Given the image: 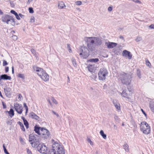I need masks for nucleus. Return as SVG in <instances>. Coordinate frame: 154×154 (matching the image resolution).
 <instances>
[{
	"label": "nucleus",
	"mask_w": 154,
	"mask_h": 154,
	"mask_svg": "<svg viewBox=\"0 0 154 154\" xmlns=\"http://www.w3.org/2000/svg\"><path fill=\"white\" fill-rule=\"evenodd\" d=\"M94 37H85L84 41L87 43L88 48L86 47L83 46L79 48V51L80 53L79 55L81 57L85 59L89 55V51H92L95 48L94 44L95 40Z\"/></svg>",
	"instance_id": "f257e3e1"
},
{
	"label": "nucleus",
	"mask_w": 154,
	"mask_h": 154,
	"mask_svg": "<svg viewBox=\"0 0 154 154\" xmlns=\"http://www.w3.org/2000/svg\"><path fill=\"white\" fill-rule=\"evenodd\" d=\"M132 77L130 74L123 72L120 73L118 76L119 81L123 84L126 85L130 84Z\"/></svg>",
	"instance_id": "f03ea898"
},
{
	"label": "nucleus",
	"mask_w": 154,
	"mask_h": 154,
	"mask_svg": "<svg viewBox=\"0 0 154 154\" xmlns=\"http://www.w3.org/2000/svg\"><path fill=\"white\" fill-rule=\"evenodd\" d=\"M33 69L34 71L37 72V74L43 80L46 82L49 80V75L42 69L37 67H33Z\"/></svg>",
	"instance_id": "7ed1b4c3"
},
{
	"label": "nucleus",
	"mask_w": 154,
	"mask_h": 154,
	"mask_svg": "<svg viewBox=\"0 0 154 154\" xmlns=\"http://www.w3.org/2000/svg\"><path fill=\"white\" fill-rule=\"evenodd\" d=\"M1 20L2 22L6 23L7 24H10L12 26L15 24V19L13 16L8 14H4L2 17Z\"/></svg>",
	"instance_id": "20e7f679"
},
{
	"label": "nucleus",
	"mask_w": 154,
	"mask_h": 154,
	"mask_svg": "<svg viewBox=\"0 0 154 154\" xmlns=\"http://www.w3.org/2000/svg\"><path fill=\"white\" fill-rule=\"evenodd\" d=\"M140 130L143 133L146 134L150 133V128L148 124L145 121L142 122L140 125Z\"/></svg>",
	"instance_id": "39448f33"
},
{
	"label": "nucleus",
	"mask_w": 154,
	"mask_h": 154,
	"mask_svg": "<svg viewBox=\"0 0 154 154\" xmlns=\"http://www.w3.org/2000/svg\"><path fill=\"white\" fill-rule=\"evenodd\" d=\"M108 72L105 68H101L100 69L98 73V75L100 80L103 81L106 79V76L107 75Z\"/></svg>",
	"instance_id": "423d86ee"
},
{
	"label": "nucleus",
	"mask_w": 154,
	"mask_h": 154,
	"mask_svg": "<svg viewBox=\"0 0 154 154\" xmlns=\"http://www.w3.org/2000/svg\"><path fill=\"white\" fill-rule=\"evenodd\" d=\"M37 149L41 153L47 154V149L46 146L43 143H39L37 146Z\"/></svg>",
	"instance_id": "0eeeda50"
},
{
	"label": "nucleus",
	"mask_w": 154,
	"mask_h": 154,
	"mask_svg": "<svg viewBox=\"0 0 154 154\" xmlns=\"http://www.w3.org/2000/svg\"><path fill=\"white\" fill-rule=\"evenodd\" d=\"M38 137V136L36 134L33 135L30 134L29 135V140L30 142H32L31 143L32 144V146H33V144H34V146L35 147L38 144L36 143L38 141V140L37 138Z\"/></svg>",
	"instance_id": "6e6552de"
},
{
	"label": "nucleus",
	"mask_w": 154,
	"mask_h": 154,
	"mask_svg": "<svg viewBox=\"0 0 154 154\" xmlns=\"http://www.w3.org/2000/svg\"><path fill=\"white\" fill-rule=\"evenodd\" d=\"M40 135L42 138L47 139L49 137L50 134L48 130L44 128H41Z\"/></svg>",
	"instance_id": "1a4fd4ad"
},
{
	"label": "nucleus",
	"mask_w": 154,
	"mask_h": 154,
	"mask_svg": "<svg viewBox=\"0 0 154 154\" xmlns=\"http://www.w3.org/2000/svg\"><path fill=\"white\" fill-rule=\"evenodd\" d=\"M14 108L18 113L21 114L23 111V108L22 105L18 103H14Z\"/></svg>",
	"instance_id": "9d476101"
},
{
	"label": "nucleus",
	"mask_w": 154,
	"mask_h": 154,
	"mask_svg": "<svg viewBox=\"0 0 154 154\" xmlns=\"http://www.w3.org/2000/svg\"><path fill=\"white\" fill-rule=\"evenodd\" d=\"M105 44L108 49L113 48L116 47L117 45V43L110 42L108 41L105 42Z\"/></svg>",
	"instance_id": "9b49d317"
},
{
	"label": "nucleus",
	"mask_w": 154,
	"mask_h": 154,
	"mask_svg": "<svg viewBox=\"0 0 154 154\" xmlns=\"http://www.w3.org/2000/svg\"><path fill=\"white\" fill-rule=\"evenodd\" d=\"M95 40L94 44L96 46H100L102 44V40L101 38L96 37H94Z\"/></svg>",
	"instance_id": "f8f14e48"
},
{
	"label": "nucleus",
	"mask_w": 154,
	"mask_h": 154,
	"mask_svg": "<svg viewBox=\"0 0 154 154\" xmlns=\"http://www.w3.org/2000/svg\"><path fill=\"white\" fill-rule=\"evenodd\" d=\"M30 116L32 118L35 119L39 121H41V119L34 112H31L30 113Z\"/></svg>",
	"instance_id": "ddd939ff"
},
{
	"label": "nucleus",
	"mask_w": 154,
	"mask_h": 154,
	"mask_svg": "<svg viewBox=\"0 0 154 154\" xmlns=\"http://www.w3.org/2000/svg\"><path fill=\"white\" fill-rule=\"evenodd\" d=\"M122 54L123 56L125 57L128 56V58L129 59H131L132 58V55L129 51L126 50H125L123 51Z\"/></svg>",
	"instance_id": "4468645a"
},
{
	"label": "nucleus",
	"mask_w": 154,
	"mask_h": 154,
	"mask_svg": "<svg viewBox=\"0 0 154 154\" xmlns=\"http://www.w3.org/2000/svg\"><path fill=\"white\" fill-rule=\"evenodd\" d=\"M0 79L4 80H11V77L10 76L8 75L7 74H2L0 76Z\"/></svg>",
	"instance_id": "2eb2a0df"
},
{
	"label": "nucleus",
	"mask_w": 154,
	"mask_h": 154,
	"mask_svg": "<svg viewBox=\"0 0 154 154\" xmlns=\"http://www.w3.org/2000/svg\"><path fill=\"white\" fill-rule=\"evenodd\" d=\"M121 94L123 97H124L127 98L128 100V101L131 102H132V101L131 100V98L128 97V94L126 93L125 91L123 90L122 92L121 93Z\"/></svg>",
	"instance_id": "dca6fc26"
},
{
	"label": "nucleus",
	"mask_w": 154,
	"mask_h": 154,
	"mask_svg": "<svg viewBox=\"0 0 154 154\" xmlns=\"http://www.w3.org/2000/svg\"><path fill=\"white\" fill-rule=\"evenodd\" d=\"M11 90V89L9 88H4V92L6 97H10Z\"/></svg>",
	"instance_id": "f3484780"
},
{
	"label": "nucleus",
	"mask_w": 154,
	"mask_h": 154,
	"mask_svg": "<svg viewBox=\"0 0 154 154\" xmlns=\"http://www.w3.org/2000/svg\"><path fill=\"white\" fill-rule=\"evenodd\" d=\"M88 68L89 71L91 72H94L96 70V67L94 65H89Z\"/></svg>",
	"instance_id": "a211bd4d"
},
{
	"label": "nucleus",
	"mask_w": 154,
	"mask_h": 154,
	"mask_svg": "<svg viewBox=\"0 0 154 154\" xmlns=\"http://www.w3.org/2000/svg\"><path fill=\"white\" fill-rule=\"evenodd\" d=\"M60 146H61V145H60L58 143H57L56 142H54L53 143L52 148L53 149L56 150L57 151V150L58 149V147H60Z\"/></svg>",
	"instance_id": "6ab92c4d"
},
{
	"label": "nucleus",
	"mask_w": 154,
	"mask_h": 154,
	"mask_svg": "<svg viewBox=\"0 0 154 154\" xmlns=\"http://www.w3.org/2000/svg\"><path fill=\"white\" fill-rule=\"evenodd\" d=\"M41 128H41L40 127L35 125L34 127V131L36 133L40 135V131H41Z\"/></svg>",
	"instance_id": "aec40b11"
},
{
	"label": "nucleus",
	"mask_w": 154,
	"mask_h": 154,
	"mask_svg": "<svg viewBox=\"0 0 154 154\" xmlns=\"http://www.w3.org/2000/svg\"><path fill=\"white\" fill-rule=\"evenodd\" d=\"M57 151L58 154H65V151L62 148V146H60L58 149L57 150Z\"/></svg>",
	"instance_id": "412c9836"
},
{
	"label": "nucleus",
	"mask_w": 154,
	"mask_h": 154,
	"mask_svg": "<svg viewBox=\"0 0 154 154\" xmlns=\"http://www.w3.org/2000/svg\"><path fill=\"white\" fill-rule=\"evenodd\" d=\"M114 105L118 111L120 110V106L119 103L118 102H114Z\"/></svg>",
	"instance_id": "4be33fe9"
},
{
	"label": "nucleus",
	"mask_w": 154,
	"mask_h": 154,
	"mask_svg": "<svg viewBox=\"0 0 154 154\" xmlns=\"http://www.w3.org/2000/svg\"><path fill=\"white\" fill-rule=\"evenodd\" d=\"M149 108L151 111L154 113V102H150L149 103Z\"/></svg>",
	"instance_id": "5701e85b"
},
{
	"label": "nucleus",
	"mask_w": 154,
	"mask_h": 154,
	"mask_svg": "<svg viewBox=\"0 0 154 154\" xmlns=\"http://www.w3.org/2000/svg\"><path fill=\"white\" fill-rule=\"evenodd\" d=\"M65 5L64 3L62 1L60 2L58 4V7L60 9H63Z\"/></svg>",
	"instance_id": "b1692460"
},
{
	"label": "nucleus",
	"mask_w": 154,
	"mask_h": 154,
	"mask_svg": "<svg viewBox=\"0 0 154 154\" xmlns=\"http://www.w3.org/2000/svg\"><path fill=\"white\" fill-rule=\"evenodd\" d=\"M7 112H8L10 116L11 117H12L14 115V111L11 108L9 111H7Z\"/></svg>",
	"instance_id": "393cba45"
},
{
	"label": "nucleus",
	"mask_w": 154,
	"mask_h": 154,
	"mask_svg": "<svg viewBox=\"0 0 154 154\" xmlns=\"http://www.w3.org/2000/svg\"><path fill=\"white\" fill-rule=\"evenodd\" d=\"M88 61L91 62L97 63L99 61L98 58H91Z\"/></svg>",
	"instance_id": "a878e982"
},
{
	"label": "nucleus",
	"mask_w": 154,
	"mask_h": 154,
	"mask_svg": "<svg viewBox=\"0 0 154 154\" xmlns=\"http://www.w3.org/2000/svg\"><path fill=\"white\" fill-rule=\"evenodd\" d=\"M123 147L126 152H128L129 151V146L127 143H125Z\"/></svg>",
	"instance_id": "bb28decb"
},
{
	"label": "nucleus",
	"mask_w": 154,
	"mask_h": 154,
	"mask_svg": "<svg viewBox=\"0 0 154 154\" xmlns=\"http://www.w3.org/2000/svg\"><path fill=\"white\" fill-rule=\"evenodd\" d=\"M100 133L103 138L105 139H106V135L104 133L103 131L102 130H101L100 131Z\"/></svg>",
	"instance_id": "cd10ccee"
},
{
	"label": "nucleus",
	"mask_w": 154,
	"mask_h": 154,
	"mask_svg": "<svg viewBox=\"0 0 154 154\" xmlns=\"http://www.w3.org/2000/svg\"><path fill=\"white\" fill-rule=\"evenodd\" d=\"M18 123L20 125L22 130L23 131H25V130L23 123L20 122H18Z\"/></svg>",
	"instance_id": "c85d7f7f"
},
{
	"label": "nucleus",
	"mask_w": 154,
	"mask_h": 154,
	"mask_svg": "<svg viewBox=\"0 0 154 154\" xmlns=\"http://www.w3.org/2000/svg\"><path fill=\"white\" fill-rule=\"evenodd\" d=\"M72 62L73 65L75 67H76L77 66V64L76 63V60L74 58H72Z\"/></svg>",
	"instance_id": "c756f323"
},
{
	"label": "nucleus",
	"mask_w": 154,
	"mask_h": 154,
	"mask_svg": "<svg viewBox=\"0 0 154 154\" xmlns=\"http://www.w3.org/2000/svg\"><path fill=\"white\" fill-rule=\"evenodd\" d=\"M56 151V150H54L52 148L49 151L48 154H54Z\"/></svg>",
	"instance_id": "7c9ffc66"
},
{
	"label": "nucleus",
	"mask_w": 154,
	"mask_h": 154,
	"mask_svg": "<svg viewBox=\"0 0 154 154\" xmlns=\"http://www.w3.org/2000/svg\"><path fill=\"white\" fill-rule=\"evenodd\" d=\"M142 40V38L140 36H138L135 39V41L136 42H139Z\"/></svg>",
	"instance_id": "2f4dec72"
},
{
	"label": "nucleus",
	"mask_w": 154,
	"mask_h": 154,
	"mask_svg": "<svg viewBox=\"0 0 154 154\" xmlns=\"http://www.w3.org/2000/svg\"><path fill=\"white\" fill-rule=\"evenodd\" d=\"M17 76L19 78H21L22 79H25L24 74H23L19 73L18 75Z\"/></svg>",
	"instance_id": "473e14b6"
},
{
	"label": "nucleus",
	"mask_w": 154,
	"mask_h": 154,
	"mask_svg": "<svg viewBox=\"0 0 154 154\" xmlns=\"http://www.w3.org/2000/svg\"><path fill=\"white\" fill-rule=\"evenodd\" d=\"M137 74L139 79L141 78V75L140 74V71L139 69H137Z\"/></svg>",
	"instance_id": "72a5a7b5"
},
{
	"label": "nucleus",
	"mask_w": 154,
	"mask_h": 154,
	"mask_svg": "<svg viewBox=\"0 0 154 154\" xmlns=\"http://www.w3.org/2000/svg\"><path fill=\"white\" fill-rule=\"evenodd\" d=\"M24 124L25 125L26 127V128H29V123L26 120L23 122Z\"/></svg>",
	"instance_id": "f704fd0d"
},
{
	"label": "nucleus",
	"mask_w": 154,
	"mask_h": 154,
	"mask_svg": "<svg viewBox=\"0 0 154 154\" xmlns=\"http://www.w3.org/2000/svg\"><path fill=\"white\" fill-rule=\"evenodd\" d=\"M52 102L55 104H58V102L53 97H51V99Z\"/></svg>",
	"instance_id": "c9c22d12"
},
{
	"label": "nucleus",
	"mask_w": 154,
	"mask_h": 154,
	"mask_svg": "<svg viewBox=\"0 0 154 154\" xmlns=\"http://www.w3.org/2000/svg\"><path fill=\"white\" fill-rule=\"evenodd\" d=\"M114 119L116 122H119L120 121V119L117 116H115Z\"/></svg>",
	"instance_id": "e433bc0d"
},
{
	"label": "nucleus",
	"mask_w": 154,
	"mask_h": 154,
	"mask_svg": "<svg viewBox=\"0 0 154 154\" xmlns=\"http://www.w3.org/2000/svg\"><path fill=\"white\" fill-rule=\"evenodd\" d=\"M146 63L147 66H149V67H150L151 64L148 60H146Z\"/></svg>",
	"instance_id": "4c0bfd02"
},
{
	"label": "nucleus",
	"mask_w": 154,
	"mask_h": 154,
	"mask_svg": "<svg viewBox=\"0 0 154 154\" xmlns=\"http://www.w3.org/2000/svg\"><path fill=\"white\" fill-rule=\"evenodd\" d=\"M29 12L30 13L32 14L34 12V11L33 10V9L32 7L29 8Z\"/></svg>",
	"instance_id": "58836bf2"
},
{
	"label": "nucleus",
	"mask_w": 154,
	"mask_h": 154,
	"mask_svg": "<svg viewBox=\"0 0 154 154\" xmlns=\"http://www.w3.org/2000/svg\"><path fill=\"white\" fill-rule=\"evenodd\" d=\"M19 140L20 142L23 144H25V142H24L23 139V138L21 137H19Z\"/></svg>",
	"instance_id": "ea45409f"
},
{
	"label": "nucleus",
	"mask_w": 154,
	"mask_h": 154,
	"mask_svg": "<svg viewBox=\"0 0 154 154\" xmlns=\"http://www.w3.org/2000/svg\"><path fill=\"white\" fill-rule=\"evenodd\" d=\"M87 141L90 143L91 145H93V142L91 141L90 139L89 138H88L87 139Z\"/></svg>",
	"instance_id": "a19ab883"
},
{
	"label": "nucleus",
	"mask_w": 154,
	"mask_h": 154,
	"mask_svg": "<svg viewBox=\"0 0 154 154\" xmlns=\"http://www.w3.org/2000/svg\"><path fill=\"white\" fill-rule=\"evenodd\" d=\"M35 22V18L34 17H32L30 20V22L34 23Z\"/></svg>",
	"instance_id": "79ce46f5"
},
{
	"label": "nucleus",
	"mask_w": 154,
	"mask_h": 154,
	"mask_svg": "<svg viewBox=\"0 0 154 154\" xmlns=\"http://www.w3.org/2000/svg\"><path fill=\"white\" fill-rule=\"evenodd\" d=\"M67 48L69 50V52L70 53L72 52V51L71 49L70 45L69 44H67Z\"/></svg>",
	"instance_id": "37998d69"
},
{
	"label": "nucleus",
	"mask_w": 154,
	"mask_h": 154,
	"mask_svg": "<svg viewBox=\"0 0 154 154\" xmlns=\"http://www.w3.org/2000/svg\"><path fill=\"white\" fill-rule=\"evenodd\" d=\"M18 99L20 101L23 99V97L21 94H18Z\"/></svg>",
	"instance_id": "c03bdc74"
},
{
	"label": "nucleus",
	"mask_w": 154,
	"mask_h": 154,
	"mask_svg": "<svg viewBox=\"0 0 154 154\" xmlns=\"http://www.w3.org/2000/svg\"><path fill=\"white\" fill-rule=\"evenodd\" d=\"M8 64V63L5 60H3V66H5L6 65H7Z\"/></svg>",
	"instance_id": "a18cd8bd"
},
{
	"label": "nucleus",
	"mask_w": 154,
	"mask_h": 154,
	"mask_svg": "<svg viewBox=\"0 0 154 154\" xmlns=\"http://www.w3.org/2000/svg\"><path fill=\"white\" fill-rule=\"evenodd\" d=\"M12 38L15 41L17 39V37L16 35H13L12 36Z\"/></svg>",
	"instance_id": "49530a36"
},
{
	"label": "nucleus",
	"mask_w": 154,
	"mask_h": 154,
	"mask_svg": "<svg viewBox=\"0 0 154 154\" xmlns=\"http://www.w3.org/2000/svg\"><path fill=\"white\" fill-rule=\"evenodd\" d=\"M10 12L11 14H14V15H15L16 14H17V13L15 11H14L13 10H11V11Z\"/></svg>",
	"instance_id": "de8ad7c7"
},
{
	"label": "nucleus",
	"mask_w": 154,
	"mask_h": 154,
	"mask_svg": "<svg viewBox=\"0 0 154 154\" xmlns=\"http://www.w3.org/2000/svg\"><path fill=\"white\" fill-rule=\"evenodd\" d=\"M15 17L17 20H20V17H19V14H18L17 13L15 15Z\"/></svg>",
	"instance_id": "09e8293b"
},
{
	"label": "nucleus",
	"mask_w": 154,
	"mask_h": 154,
	"mask_svg": "<svg viewBox=\"0 0 154 154\" xmlns=\"http://www.w3.org/2000/svg\"><path fill=\"white\" fill-rule=\"evenodd\" d=\"M2 104L3 105V109H5L6 108V104L3 101L2 102Z\"/></svg>",
	"instance_id": "8fccbe9b"
},
{
	"label": "nucleus",
	"mask_w": 154,
	"mask_h": 154,
	"mask_svg": "<svg viewBox=\"0 0 154 154\" xmlns=\"http://www.w3.org/2000/svg\"><path fill=\"white\" fill-rule=\"evenodd\" d=\"M141 110L142 112L144 115L146 117H147V114L143 110V109H141Z\"/></svg>",
	"instance_id": "3c124183"
},
{
	"label": "nucleus",
	"mask_w": 154,
	"mask_h": 154,
	"mask_svg": "<svg viewBox=\"0 0 154 154\" xmlns=\"http://www.w3.org/2000/svg\"><path fill=\"white\" fill-rule=\"evenodd\" d=\"M26 150L28 154H32L31 151L29 149L26 148Z\"/></svg>",
	"instance_id": "603ef678"
},
{
	"label": "nucleus",
	"mask_w": 154,
	"mask_h": 154,
	"mask_svg": "<svg viewBox=\"0 0 154 154\" xmlns=\"http://www.w3.org/2000/svg\"><path fill=\"white\" fill-rule=\"evenodd\" d=\"M75 3L77 5H80L82 4V2L80 1H77Z\"/></svg>",
	"instance_id": "864d4df0"
},
{
	"label": "nucleus",
	"mask_w": 154,
	"mask_h": 154,
	"mask_svg": "<svg viewBox=\"0 0 154 154\" xmlns=\"http://www.w3.org/2000/svg\"><path fill=\"white\" fill-rule=\"evenodd\" d=\"M112 9V6L109 7L108 8V10L109 11H111Z\"/></svg>",
	"instance_id": "5fc2aeb1"
},
{
	"label": "nucleus",
	"mask_w": 154,
	"mask_h": 154,
	"mask_svg": "<svg viewBox=\"0 0 154 154\" xmlns=\"http://www.w3.org/2000/svg\"><path fill=\"white\" fill-rule=\"evenodd\" d=\"M31 51L32 54H35L36 52L34 49H32Z\"/></svg>",
	"instance_id": "6e6d98bb"
},
{
	"label": "nucleus",
	"mask_w": 154,
	"mask_h": 154,
	"mask_svg": "<svg viewBox=\"0 0 154 154\" xmlns=\"http://www.w3.org/2000/svg\"><path fill=\"white\" fill-rule=\"evenodd\" d=\"M9 71V67L8 66L6 67L5 68V72L6 73H7Z\"/></svg>",
	"instance_id": "4d7b16f0"
},
{
	"label": "nucleus",
	"mask_w": 154,
	"mask_h": 154,
	"mask_svg": "<svg viewBox=\"0 0 154 154\" xmlns=\"http://www.w3.org/2000/svg\"><path fill=\"white\" fill-rule=\"evenodd\" d=\"M149 27L151 29H154V25L153 24H151L150 25Z\"/></svg>",
	"instance_id": "13d9d810"
},
{
	"label": "nucleus",
	"mask_w": 154,
	"mask_h": 154,
	"mask_svg": "<svg viewBox=\"0 0 154 154\" xmlns=\"http://www.w3.org/2000/svg\"><path fill=\"white\" fill-rule=\"evenodd\" d=\"M23 106H24V107H25L26 109H28V107L27 106L26 103H23Z\"/></svg>",
	"instance_id": "bf43d9fd"
},
{
	"label": "nucleus",
	"mask_w": 154,
	"mask_h": 154,
	"mask_svg": "<svg viewBox=\"0 0 154 154\" xmlns=\"http://www.w3.org/2000/svg\"><path fill=\"white\" fill-rule=\"evenodd\" d=\"M19 17H21V18H23L24 17V15H23L22 14H19Z\"/></svg>",
	"instance_id": "052dcab7"
},
{
	"label": "nucleus",
	"mask_w": 154,
	"mask_h": 154,
	"mask_svg": "<svg viewBox=\"0 0 154 154\" xmlns=\"http://www.w3.org/2000/svg\"><path fill=\"white\" fill-rule=\"evenodd\" d=\"M47 101H48V103H49V104H50V105L51 106H52V104L51 103V102L50 100L49 99H48L47 100Z\"/></svg>",
	"instance_id": "680f3d73"
},
{
	"label": "nucleus",
	"mask_w": 154,
	"mask_h": 154,
	"mask_svg": "<svg viewBox=\"0 0 154 154\" xmlns=\"http://www.w3.org/2000/svg\"><path fill=\"white\" fill-rule=\"evenodd\" d=\"M7 124H9V125H11L12 124V122H10V121H8L7 122Z\"/></svg>",
	"instance_id": "e2e57ef3"
},
{
	"label": "nucleus",
	"mask_w": 154,
	"mask_h": 154,
	"mask_svg": "<svg viewBox=\"0 0 154 154\" xmlns=\"http://www.w3.org/2000/svg\"><path fill=\"white\" fill-rule=\"evenodd\" d=\"M4 151L5 153L6 154H7L8 152L6 149H5L4 150Z\"/></svg>",
	"instance_id": "0e129e2a"
},
{
	"label": "nucleus",
	"mask_w": 154,
	"mask_h": 154,
	"mask_svg": "<svg viewBox=\"0 0 154 154\" xmlns=\"http://www.w3.org/2000/svg\"><path fill=\"white\" fill-rule=\"evenodd\" d=\"M119 38L120 39H122L124 40V38L123 37L122 35H120L119 37Z\"/></svg>",
	"instance_id": "69168bd1"
},
{
	"label": "nucleus",
	"mask_w": 154,
	"mask_h": 154,
	"mask_svg": "<svg viewBox=\"0 0 154 154\" xmlns=\"http://www.w3.org/2000/svg\"><path fill=\"white\" fill-rule=\"evenodd\" d=\"M135 2L136 3H141V2L139 0H136Z\"/></svg>",
	"instance_id": "338daca9"
},
{
	"label": "nucleus",
	"mask_w": 154,
	"mask_h": 154,
	"mask_svg": "<svg viewBox=\"0 0 154 154\" xmlns=\"http://www.w3.org/2000/svg\"><path fill=\"white\" fill-rule=\"evenodd\" d=\"M21 119H22V120H23V122H24L25 121H26V120L25 118L23 116H22L21 117Z\"/></svg>",
	"instance_id": "774afa93"
}]
</instances>
